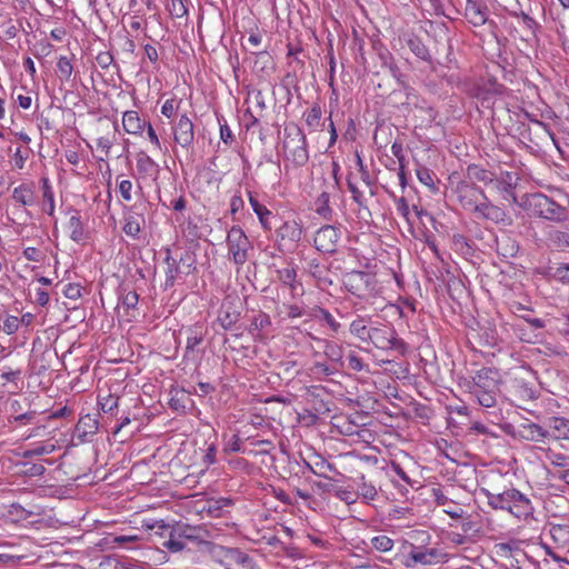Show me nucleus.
Instances as JSON below:
<instances>
[{
    "label": "nucleus",
    "mask_w": 569,
    "mask_h": 569,
    "mask_svg": "<svg viewBox=\"0 0 569 569\" xmlns=\"http://www.w3.org/2000/svg\"><path fill=\"white\" fill-rule=\"evenodd\" d=\"M305 466L315 476L327 480H330L329 472L335 470L333 465L320 456H316L313 460L305 461Z\"/></svg>",
    "instance_id": "obj_26"
},
{
    "label": "nucleus",
    "mask_w": 569,
    "mask_h": 569,
    "mask_svg": "<svg viewBox=\"0 0 569 569\" xmlns=\"http://www.w3.org/2000/svg\"><path fill=\"white\" fill-rule=\"evenodd\" d=\"M217 555L226 569H257L253 559L240 549L219 547Z\"/></svg>",
    "instance_id": "obj_14"
},
{
    "label": "nucleus",
    "mask_w": 569,
    "mask_h": 569,
    "mask_svg": "<svg viewBox=\"0 0 569 569\" xmlns=\"http://www.w3.org/2000/svg\"><path fill=\"white\" fill-rule=\"evenodd\" d=\"M132 189H133V183L129 179H122L118 182V190L121 194V198L126 202H130L132 200Z\"/></svg>",
    "instance_id": "obj_61"
},
{
    "label": "nucleus",
    "mask_w": 569,
    "mask_h": 569,
    "mask_svg": "<svg viewBox=\"0 0 569 569\" xmlns=\"http://www.w3.org/2000/svg\"><path fill=\"white\" fill-rule=\"evenodd\" d=\"M456 193L460 206L476 219L501 226L512 223L511 217L501 207L489 201L485 191L475 183L459 182L456 187Z\"/></svg>",
    "instance_id": "obj_1"
},
{
    "label": "nucleus",
    "mask_w": 569,
    "mask_h": 569,
    "mask_svg": "<svg viewBox=\"0 0 569 569\" xmlns=\"http://www.w3.org/2000/svg\"><path fill=\"white\" fill-rule=\"evenodd\" d=\"M369 343L381 350H396L402 356L408 352V345L397 337L392 328L386 325L372 327Z\"/></svg>",
    "instance_id": "obj_8"
},
{
    "label": "nucleus",
    "mask_w": 569,
    "mask_h": 569,
    "mask_svg": "<svg viewBox=\"0 0 569 569\" xmlns=\"http://www.w3.org/2000/svg\"><path fill=\"white\" fill-rule=\"evenodd\" d=\"M251 445L254 449L248 450V455L252 456L268 455L274 449V446L270 440H256L252 441Z\"/></svg>",
    "instance_id": "obj_51"
},
{
    "label": "nucleus",
    "mask_w": 569,
    "mask_h": 569,
    "mask_svg": "<svg viewBox=\"0 0 569 569\" xmlns=\"http://www.w3.org/2000/svg\"><path fill=\"white\" fill-rule=\"evenodd\" d=\"M500 375L497 369L481 368L468 382L469 392L475 396L480 406L492 408L499 391Z\"/></svg>",
    "instance_id": "obj_5"
},
{
    "label": "nucleus",
    "mask_w": 569,
    "mask_h": 569,
    "mask_svg": "<svg viewBox=\"0 0 569 569\" xmlns=\"http://www.w3.org/2000/svg\"><path fill=\"white\" fill-rule=\"evenodd\" d=\"M143 224L144 218L142 214L130 213L124 217L122 230L128 237L137 239L141 232Z\"/></svg>",
    "instance_id": "obj_30"
},
{
    "label": "nucleus",
    "mask_w": 569,
    "mask_h": 569,
    "mask_svg": "<svg viewBox=\"0 0 569 569\" xmlns=\"http://www.w3.org/2000/svg\"><path fill=\"white\" fill-rule=\"evenodd\" d=\"M541 546L547 556L555 561H562L563 555L569 552V526L550 523Z\"/></svg>",
    "instance_id": "obj_6"
},
{
    "label": "nucleus",
    "mask_w": 569,
    "mask_h": 569,
    "mask_svg": "<svg viewBox=\"0 0 569 569\" xmlns=\"http://www.w3.org/2000/svg\"><path fill=\"white\" fill-rule=\"evenodd\" d=\"M342 284L357 299L356 303L360 305V309H365L367 305H372L381 293L376 273L368 270L346 272L342 276Z\"/></svg>",
    "instance_id": "obj_4"
},
{
    "label": "nucleus",
    "mask_w": 569,
    "mask_h": 569,
    "mask_svg": "<svg viewBox=\"0 0 569 569\" xmlns=\"http://www.w3.org/2000/svg\"><path fill=\"white\" fill-rule=\"evenodd\" d=\"M12 199L22 204L31 206L34 201V191L31 184L22 183L13 189Z\"/></svg>",
    "instance_id": "obj_36"
},
{
    "label": "nucleus",
    "mask_w": 569,
    "mask_h": 569,
    "mask_svg": "<svg viewBox=\"0 0 569 569\" xmlns=\"http://www.w3.org/2000/svg\"><path fill=\"white\" fill-rule=\"evenodd\" d=\"M466 16L473 26H482L487 20L486 11L475 3L467 7Z\"/></svg>",
    "instance_id": "obj_47"
},
{
    "label": "nucleus",
    "mask_w": 569,
    "mask_h": 569,
    "mask_svg": "<svg viewBox=\"0 0 569 569\" xmlns=\"http://www.w3.org/2000/svg\"><path fill=\"white\" fill-rule=\"evenodd\" d=\"M320 319L332 330V332L337 333L341 327V325L335 319V317L326 309L319 310Z\"/></svg>",
    "instance_id": "obj_62"
},
{
    "label": "nucleus",
    "mask_w": 569,
    "mask_h": 569,
    "mask_svg": "<svg viewBox=\"0 0 569 569\" xmlns=\"http://www.w3.org/2000/svg\"><path fill=\"white\" fill-rule=\"evenodd\" d=\"M277 278L283 286L290 289L292 296L296 295L298 288H301V283L298 280L297 268L291 263L284 268L278 269Z\"/></svg>",
    "instance_id": "obj_24"
},
{
    "label": "nucleus",
    "mask_w": 569,
    "mask_h": 569,
    "mask_svg": "<svg viewBox=\"0 0 569 569\" xmlns=\"http://www.w3.org/2000/svg\"><path fill=\"white\" fill-rule=\"evenodd\" d=\"M248 200H249V203H250L253 212L257 214L261 227L264 230H270L271 226H270L269 218L272 214L271 211L266 206L261 204L258 201V199L252 194L251 191H248Z\"/></svg>",
    "instance_id": "obj_32"
},
{
    "label": "nucleus",
    "mask_w": 569,
    "mask_h": 569,
    "mask_svg": "<svg viewBox=\"0 0 569 569\" xmlns=\"http://www.w3.org/2000/svg\"><path fill=\"white\" fill-rule=\"evenodd\" d=\"M17 466L19 467L20 473L27 477H40L46 470L43 465L31 463L29 461L19 462Z\"/></svg>",
    "instance_id": "obj_49"
},
{
    "label": "nucleus",
    "mask_w": 569,
    "mask_h": 569,
    "mask_svg": "<svg viewBox=\"0 0 569 569\" xmlns=\"http://www.w3.org/2000/svg\"><path fill=\"white\" fill-rule=\"evenodd\" d=\"M467 177L471 181L470 183L482 182L485 184H492L496 176L492 171L478 164H470L467 168Z\"/></svg>",
    "instance_id": "obj_31"
},
{
    "label": "nucleus",
    "mask_w": 569,
    "mask_h": 569,
    "mask_svg": "<svg viewBox=\"0 0 569 569\" xmlns=\"http://www.w3.org/2000/svg\"><path fill=\"white\" fill-rule=\"evenodd\" d=\"M302 118L309 132L318 131L323 126L322 109L318 102L312 103V106L303 112Z\"/></svg>",
    "instance_id": "obj_25"
},
{
    "label": "nucleus",
    "mask_w": 569,
    "mask_h": 569,
    "mask_svg": "<svg viewBox=\"0 0 569 569\" xmlns=\"http://www.w3.org/2000/svg\"><path fill=\"white\" fill-rule=\"evenodd\" d=\"M20 327L19 318L16 316H7L3 320L2 330L6 335H14Z\"/></svg>",
    "instance_id": "obj_59"
},
{
    "label": "nucleus",
    "mask_w": 569,
    "mask_h": 569,
    "mask_svg": "<svg viewBox=\"0 0 569 569\" xmlns=\"http://www.w3.org/2000/svg\"><path fill=\"white\" fill-rule=\"evenodd\" d=\"M329 202L330 193L328 191H322L315 201V211L323 219H330L332 216Z\"/></svg>",
    "instance_id": "obj_41"
},
{
    "label": "nucleus",
    "mask_w": 569,
    "mask_h": 569,
    "mask_svg": "<svg viewBox=\"0 0 569 569\" xmlns=\"http://www.w3.org/2000/svg\"><path fill=\"white\" fill-rule=\"evenodd\" d=\"M98 406L104 413L114 415L119 406V397L110 392L98 395Z\"/></svg>",
    "instance_id": "obj_42"
},
{
    "label": "nucleus",
    "mask_w": 569,
    "mask_h": 569,
    "mask_svg": "<svg viewBox=\"0 0 569 569\" xmlns=\"http://www.w3.org/2000/svg\"><path fill=\"white\" fill-rule=\"evenodd\" d=\"M167 9L173 18H182L187 14V8L182 0H169Z\"/></svg>",
    "instance_id": "obj_55"
},
{
    "label": "nucleus",
    "mask_w": 569,
    "mask_h": 569,
    "mask_svg": "<svg viewBox=\"0 0 569 569\" xmlns=\"http://www.w3.org/2000/svg\"><path fill=\"white\" fill-rule=\"evenodd\" d=\"M144 130H147L148 140L152 144L153 149L158 150L160 152H166L167 149L162 146L154 128L152 127V124L150 122L147 123Z\"/></svg>",
    "instance_id": "obj_58"
},
{
    "label": "nucleus",
    "mask_w": 569,
    "mask_h": 569,
    "mask_svg": "<svg viewBox=\"0 0 569 569\" xmlns=\"http://www.w3.org/2000/svg\"><path fill=\"white\" fill-rule=\"evenodd\" d=\"M550 435L556 440L569 441V418L562 416H552L548 418Z\"/></svg>",
    "instance_id": "obj_23"
},
{
    "label": "nucleus",
    "mask_w": 569,
    "mask_h": 569,
    "mask_svg": "<svg viewBox=\"0 0 569 569\" xmlns=\"http://www.w3.org/2000/svg\"><path fill=\"white\" fill-rule=\"evenodd\" d=\"M481 492L487 498V503L495 510L509 512L511 516L522 522L533 520L535 508L531 500L518 489L511 488L502 492H493L481 488Z\"/></svg>",
    "instance_id": "obj_2"
},
{
    "label": "nucleus",
    "mask_w": 569,
    "mask_h": 569,
    "mask_svg": "<svg viewBox=\"0 0 569 569\" xmlns=\"http://www.w3.org/2000/svg\"><path fill=\"white\" fill-rule=\"evenodd\" d=\"M164 287L166 289L171 288L174 286L177 278L180 273L189 274L191 273L196 267H194V257L191 252L186 251L179 260L174 259L171 256V250L169 248L166 249V257H164Z\"/></svg>",
    "instance_id": "obj_7"
},
{
    "label": "nucleus",
    "mask_w": 569,
    "mask_h": 569,
    "mask_svg": "<svg viewBox=\"0 0 569 569\" xmlns=\"http://www.w3.org/2000/svg\"><path fill=\"white\" fill-rule=\"evenodd\" d=\"M271 326L270 316L266 312L260 311L256 315L251 321V329L262 331Z\"/></svg>",
    "instance_id": "obj_54"
},
{
    "label": "nucleus",
    "mask_w": 569,
    "mask_h": 569,
    "mask_svg": "<svg viewBox=\"0 0 569 569\" xmlns=\"http://www.w3.org/2000/svg\"><path fill=\"white\" fill-rule=\"evenodd\" d=\"M282 149L286 174L303 167L309 161L307 138L297 123L290 122L284 127Z\"/></svg>",
    "instance_id": "obj_3"
},
{
    "label": "nucleus",
    "mask_w": 569,
    "mask_h": 569,
    "mask_svg": "<svg viewBox=\"0 0 569 569\" xmlns=\"http://www.w3.org/2000/svg\"><path fill=\"white\" fill-rule=\"evenodd\" d=\"M373 326H369V320L365 317H357L349 326L350 333L361 342L369 343L370 331Z\"/></svg>",
    "instance_id": "obj_27"
},
{
    "label": "nucleus",
    "mask_w": 569,
    "mask_h": 569,
    "mask_svg": "<svg viewBox=\"0 0 569 569\" xmlns=\"http://www.w3.org/2000/svg\"><path fill=\"white\" fill-rule=\"evenodd\" d=\"M407 44H408L410 51L417 58H419L426 62H431V54L420 38L411 37L408 39Z\"/></svg>",
    "instance_id": "obj_39"
},
{
    "label": "nucleus",
    "mask_w": 569,
    "mask_h": 569,
    "mask_svg": "<svg viewBox=\"0 0 569 569\" xmlns=\"http://www.w3.org/2000/svg\"><path fill=\"white\" fill-rule=\"evenodd\" d=\"M28 157H29L28 151L22 150L21 147H18L11 157V163H12L13 168L19 169V170L23 169Z\"/></svg>",
    "instance_id": "obj_56"
},
{
    "label": "nucleus",
    "mask_w": 569,
    "mask_h": 569,
    "mask_svg": "<svg viewBox=\"0 0 569 569\" xmlns=\"http://www.w3.org/2000/svg\"><path fill=\"white\" fill-rule=\"evenodd\" d=\"M22 368L21 367H10L6 366L0 373V380L1 385L4 386L6 383H14L21 379L22 376Z\"/></svg>",
    "instance_id": "obj_45"
},
{
    "label": "nucleus",
    "mask_w": 569,
    "mask_h": 569,
    "mask_svg": "<svg viewBox=\"0 0 569 569\" xmlns=\"http://www.w3.org/2000/svg\"><path fill=\"white\" fill-rule=\"evenodd\" d=\"M356 492L358 495V499L360 498L366 503H370L378 497L376 486L371 481H368L363 475L359 477Z\"/></svg>",
    "instance_id": "obj_33"
},
{
    "label": "nucleus",
    "mask_w": 569,
    "mask_h": 569,
    "mask_svg": "<svg viewBox=\"0 0 569 569\" xmlns=\"http://www.w3.org/2000/svg\"><path fill=\"white\" fill-rule=\"evenodd\" d=\"M416 176L419 182L426 186L431 192L438 191V186L436 183V174L429 168L425 166H419L416 169Z\"/></svg>",
    "instance_id": "obj_40"
},
{
    "label": "nucleus",
    "mask_w": 569,
    "mask_h": 569,
    "mask_svg": "<svg viewBox=\"0 0 569 569\" xmlns=\"http://www.w3.org/2000/svg\"><path fill=\"white\" fill-rule=\"evenodd\" d=\"M151 530H154L156 536H160L163 541L160 545L171 552H179L184 549L186 541L184 538H190L189 536L182 535L180 528H172L169 525H166L163 520L156 521L152 526H149Z\"/></svg>",
    "instance_id": "obj_11"
},
{
    "label": "nucleus",
    "mask_w": 569,
    "mask_h": 569,
    "mask_svg": "<svg viewBox=\"0 0 569 569\" xmlns=\"http://www.w3.org/2000/svg\"><path fill=\"white\" fill-rule=\"evenodd\" d=\"M66 228L74 242L79 243L86 240V229L78 212L69 218Z\"/></svg>",
    "instance_id": "obj_34"
},
{
    "label": "nucleus",
    "mask_w": 569,
    "mask_h": 569,
    "mask_svg": "<svg viewBox=\"0 0 569 569\" xmlns=\"http://www.w3.org/2000/svg\"><path fill=\"white\" fill-rule=\"evenodd\" d=\"M279 247L295 249L303 234V226L300 220H284L276 230Z\"/></svg>",
    "instance_id": "obj_12"
},
{
    "label": "nucleus",
    "mask_w": 569,
    "mask_h": 569,
    "mask_svg": "<svg viewBox=\"0 0 569 569\" xmlns=\"http://www.w3.org/2000/svg\"><path fill=\"white\" fill-rule=\"evenodd\" d=\"M519 177L516 172L503 171L498 177H495L493 189L501 196V198L510 203H518L515 189L518 184Z\"/></svg>",
    "instance_id": "obj_19"
},
{
    "label": "nucleus",
    "mask_w": 569,
    "mask_h": 569,
    "mask_svg": "<svg viewBox=\"0 0 569 569\" xmlns=\"http://www.w3.org/2000/svg\"><path fill=\"white\" fill-rule=\"evenodd\" d=\"M431 497L437 506L442 507L443 512L452 519L462 517L463 509L458 503L453 502L440 487H433L431 489Z\"/></svg>",
    "instance_id": "obj_21"
},
{
    "label": "nucleus",
    "mask_w": 569,
    "mask_h": 569,
    "mask_svg": "<svg viewBox=\"0 0 569 569\" xmlns=\"http://www.w3.org/2000/svg\"><path fill=\"white\" fill-rule=\"evenodd\" d=\"M204 332L201 327L194 326L188 330L187 337V351H193L199 345L203 342Z\"/></svg>",
    "instance_id": "obj_44"
},
{
    "label": "nucleus",
    "mask_w": 569,
    "mask_h": 569,
    "mask_svg": "<svg viewBox=\"0 0 569 569\" xmlns=\"http://www.w3.org/2000/svg\"><path fill=\"white\" fill-rule=\"evenodd\" d=\"M227 247L229 258L238 268L242 267L248 260L251 243L241 227L230 228L227 234Z\"/></svg>",
    "instance_id": "obj_9"
},
{
    "label": "nucleus",
    "mask_w": 569,
    "mask_h": 569,
    "mask_svg": "<svg viewBox=\"0 0 569 569\" xmlns=\"http://www.w3.org/2000/svg\"><path fill=\"white\" fill-rule=\"evenodd\" d=\"M41 190H42V210L50 217L54 216L56 202L54 193L49 178H41Z\"/></svg>",
    "instance_id": "obj_28"
},
{
    "label": "nucleus",
    "mask_w": 569,
    "mask_h": 569,
    "mask_svg": "<svg viewBox=\"0 0 569 569\" xmlns=\"http://www.w3.org/2000/svg\"><path fill=\"white\" fill-rule=\"evenodd\" d=\"M172 134L176 143L183 149L192 147L194 141V126L187 113L179 117L178 121L172 126Z\"/></svg>",
    "instance_id": "obj_20"
},
{
    "label": "nucleus",
    "mask_w": 569,
    "mask_h": 569,
    "mask_svg": "<svg viewBox=\"0 0 569 569\" xmlns=\"http://www.w3.org/2000/svg\"><path fill=\"white\" fill-rule=\"evenodd\" d=\"M76 429L79 432V436L82 438L94 436L99 429V420L96 415H83L80 417Z\"/></svg>",
    "instance_id": "obj_29"
},
{
    "label": "nucleus",
    "mask_w": 569,
    "mask_h": 569,
    "mask_svg": "<svg viewBox=\"0 0 569 569\" xmlns=\"http://www.w3.org/2000/svg\"><path fill=\"white\" fill-rule=\"evenodd\" d=\"M370 545L378 552H388L392 550L395 542L386 535H378L370 539Z\"/></svg>",
    "instance_id": "obj_48"
},
{
    "label": "nucleus",
    "mask_w": 569,
    "mask_h": 569,
    "mask_svg": "<svg viewBox=\"0 0 569 569\" xmlns=\"http://www.w3.org/2000/svg\"><path fill=\"white\" fill-rule=\"evenodd\" d=\"M396 559L406 568H415L418 563L432 565L437 562L438 551L436 549L423 550L411 546L408 553L397 555Z\"/></svg>",
    "instance_id": "obj_18"
},
{
    "label": "nucleus",
    "mask_w": 569,
    "mask_h": 569,
    "mask_svg": "<svg viewBox=\"0 0 569 569\" xmlns=\"http://www.w3.org/2000/svg\"><path fill=\"white\" fill-rule=\"evenodd\" d=\"M341 239L340 228L332 224L320 227L313 237L316 249L323 253H333L338 249Z\"/></svg>",
    "instance_id": "obj_13"
},
{
    "label": "nucleus",
    "mask_w": 569,
    "mask_h": 569,
    "mask_svg": "<svg viewBox=\"0 0 569 569\" xmlns=\"http://www.w3.org/2000/svg\"><path fill=\"white\" fill-rule=\"evenodd\" d=\"M323 343L325 356L333 363L342 366L343 348L337 342L330 340H321Z\"/></svg>",
    "instance_id": "obj_38"
},
{
    "label": "nucleus",
    "mask_w": 569,
    "mask_h": 569,
    "mask_svg": "<svg viewBox=\"0 0 569 569\" xmlns=\"http://www.w3.org/2000/svg\"><path fill=\"white\" fill-rule=\"evenodd\" d=\"M348 368L353 371H361L365 369V363L361 357H359L356 352H349L347 355Z\"/></svg>",
    "instance_id": "obj_63"
},
{
    "label": "nucleus",
    "mask_w": 569,
    "mask_h": 569,
    "mask_svg": "<svg viewBox=\"0 0 569 569\" xmlns=\"http://www.w3.org/2000/svg\"><path fill=\"white\" fill-rule=\"evenodd\" d=\"M180 104L181 99H178L176 97L167 99L161 106V114L168 119L172 118L179 110Z\"/></svg>",
    "instance_id": "obj_52"
},
{
    "label": "nucleus",
    "mask_w": 569,
    "mask_h": 569,
    "mask_svg": "<svg viewBox=\"0 0 569 569\" xmlns=\"http://www.w3.org/2000/svg\"><path fill=\"white\" fill-rule=\"evenodd\" d=\"M526 202L532 212L545 219L559 218L562 208L542 193H532L527 197Z\"/></svg>",
    "instance_id": "obj_15"
},
{
    "label": "nucleus",
    "mask_w": 569,
    "mask_h": 569,
    "mask_svg": "<svg viewBox=\"0 0 569 569\" xmlns=\"http://www.w3.org/2000/svg\"><path fill=\"white\" fill-rule=\"evenodd\" d=\"M96 144L100 156L98 159L104 161L110 158L111 149L118 140V123L112 126L104 118H99L96 123Z\"/></svg>",
    "instance_id": "obj_10"
},
{
    "label": "nucleus",
    "mask_w": 569,
    "mask_h": 569,
    "mask_svg": "<svg viewBox=\"0 0 569 569\" xmlns=\"http://www.w3.org/2000/svg\"><path fill=\"white\" fill-rule=\"evenodd\" d=\"M121 123L126 133L140 137L142 136L148 122L140 117L138 111L127 110L122 113Z\"/></svg>",
    "instance_id": "obj_22"
},
{
    "label": "nucleus",
    "mask_w": 569,
    "mask_h": 569,
    "mask_svg": "<svg viewBox=\"0 0 569 569\" xmlns=\"http://www.w3.org/2000/svg\"><path fill=\"white\" fill-rule=\"evenodd\" d=\"M238 317H239V313L236 311L230 312V311L222 310L219 313L218 320H219L220 325L222 326V328L230 329L237 322Z\"/></svg>",
    "instance_id": "obj_60"
},
{
    "label": "nucleus",
    "mask_w": 569,
    "mask_h": 569,
    "mask_svg": "<svg viewBox=\"0 0 569 569\" xmlns=\"http://www.w3.org/2000/svg\"><path fill=\"white\" fill-rule=\"evenodd\" d=\"M122 307L127 311L128 317H134L136 307L139 302V296L136 291H128L121 297Z\"/></svg>",
    "instance_id": "obj_50"
},
{
    "label": "nucleus",
    "mask_w": 569,
    "mask_h": 569,
    "mask_svg": "<svg viewBox=\"0 0 569 569\" xmlns=\"http://www.w3.org/2000/svg\"><path fill=\"white\" fill-rule=\"evenodd\" d=\"M546 459L555 467L563 468L568 466L569 457L563 453L556 452L552 449L546 450Z\"/></svg>",
    "instance_id": "obj_53"
},
{
    "label": "nucleus",
    "mask_w": 569,
    "mask_h": 569,
    "mask_svg": "<svg viewBox=\"0 0 569 569\" xmlns=\"http://www.w3.org/2000/svg\"><path fill=\"white\" fill-rule=\"evenodd\" d=\"M357 162L359 166L360 178L358 180L355 174L350 173L347 179V187L349 192L351 193L353 201L362 206L366 201L365 191L370 187V180L369 173L365 169L360 156H357Z\"/></svg>",
    "instance_id": "obj_17"
},
{
    "label": "nucleus",
    "mask_w": 569,
    "mask_h": 569,
    "mask_svg": "<svg viewBox=\"0 0 569 569\" xmlns=\"http://www.w3.org/2000/svg\"><path fill=\"white\" fill-rule=\"evenodd\" d=\"M335 496L339 500L346 502L347 505H352V503L357 502V500H358L357 492L353 491V490L347 489V488L336 489L335 490Z\"/></svg>",
    "instance_id": "obj_57"
},
{
    "label": "nucleus",
    "mask_w": 569,
    "mask_h": 569,
    "mask_svg": "<svg viewBox=\"0 0 569 569\" xmlns=\"http://www.w3.org/2000/svg\"><path fill=\"white\" fill-rule=\"evenodd\" d=\"M509 433L519 440L530 441V442H545L546 439L549 438V430L545 429L542 426L526 419L523 422L518 426L512 427V430Z\"/></svg>",
    "instance_id": "obj_16"
},
{
    "label": "nucleus",
    "mask_w": 569,
    "mask_h": 569,
    "mask_svg": "<svg viewBox=\"0 0 569 569\" xmlns=\"http://www.w3.org/2000/svg\"><path fill=\"white\" fill-rule=\"evenodd\" d=\"M137 169L142 174L157 177L159 173L158 163L144 151L137 154Z\"/></svg>",
    "instance_id": "obj_35"
},
{
    "label": "nucleus",
    "mask_w": 569,
    "mask_h": 569,
    "mask_svg": "<svg viewBox=\"0 0 569 569\" xmlns=\"http://www.w3.org/2000/svg\"><path fill=\"white\" fill-rule=\"evenodd\" d=\"M73 73V64L71 58L60 56L57 61V74L63 82H68Z\"/></svg>",
    "instance_id": "obj_43"
},
{
    "label": "nucleus",
    "mask_w": 569,
    "mask_h": 569,
    "mask_svg": "<svg viewBox=\"0 0 569 569\" xmlns=\"http://www.w3.org/2000/svg\"><path fill=\"white\" fill-rule=\"evenodd\" d=\"M230 503L231 500L228 498H221L218 500L210 499L206 502V506L202 508V510H206L211 517H220L221 510L224 507L230 506Z\"/></svg>",
    "instance_id": "obj_46"
},
{
    "label": "nucleus",
    "mask_w": 569,
    "mask_h": 569,
    "mask_svg": "<svg viewBox=\"0 0 569 569\" xmlns=\"http://www.w3.org/2000/svg\"><path fill=\"white\" fill-rule=\"evenodd\" d=\"M229 466L232 470L244 473H249L251 469V465L249 463V461L243 458L230 459Z\"/></svg>",
    "instance_id": "obj_64"
},
{
    "label": "nucleus",
    "mask_w": 569,
    "mask_h": 569,
    "mask_svg": "<svg viewBox=\"0 0 569 569\" xmlns=\"http://www.w3.org/2000/svg\"><path fill=\"white\" fill-rule=\"evenodd\" d=\"M57 449L56 445L52 442H38L32 445V448L23 450L20 453V457L23 459H29L32 457H40L52 453Z\"/></svg>",
    "instance_id": "obj_37"
}]
</instances>
